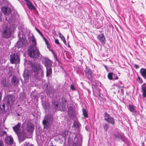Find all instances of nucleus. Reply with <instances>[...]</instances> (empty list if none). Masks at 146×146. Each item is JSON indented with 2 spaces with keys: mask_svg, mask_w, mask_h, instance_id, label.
I'll return each instance as SVG.
<instances>
[{
  "mask_svg": "<svg viewBox=\"0 0 146 146\" xmlns=\"http://www.w3.org/2000/svg\"><path fill=\"white\" fill-rule=\"evenodd\" d=\"M1 84L3 86L6 87L8 85L9 82L3 78L1 81Z\"/></svg>",
  "mask_w": 146,
  "mask_h": 146,
  "instance_id": "obj_25",
  "label": "nucleus"
},
{
  "mask_svg": "<svg viewBox=\"0 0 146 146\" xmlns=\"http://www.w3.org/2000/svg\"><path fill=\"white\" fill-rule=\"evenodd\" d=\"M128 108L129 111L131 112L136 113L137 112L135 107L131 104H129Z\"/></svg>",
  "mask_w": 146,
  "mask_h": 146,
  "instance_id": "obj_21",
  "label": "nucleus"
},
{
  "mask_svg": "<svg viewBox=\"0 0 146 146\" xmlns=\"http://www.w3.org/2000/svg\"><path fill=\"white\" fill-rule=\"evenodd\" d=\"M11 82L13 85H17L19 82V79L17 77L14 76L11 78Z\"/></svg>",
  "mask_w": 146,
  "mask_h": 146,
  "instance_id": "obj_13",
  "label": "nucleus"
},
{
  "mask_svg": "<svg viewBox=\"0 0 146 146\" xmlns=\"http://www.w3.org/2000/svg\"><path fill=\"white\" fill-rule=\"evenodd\" d=\"M31 44L29 46H36V42L34 36L32 35L30 37Z\"/></svg>",
  "mask_w": 146,
  "mask_h": 146,
  "instance_id": "obj_15",
  "label": "nucleus"
},
{
  "mask_svg": "<svg viewBox=\"0 0 146 146\" xmlns=\"http://www.w3.org/2000/svg\"><path fill=\"white\" fill-rule=\"evenodd\" d=\"M2 107H3V108H5V104H3V105H2Z\"/></svg>",
  "mask_w": 146,
  "mask_h": 146,
  "instance_id": "obj_48",
  "label": "nucleus"
},
{
  "mask_svg": "<svg viewBox=\"0 0 146 146\" xmlns=\"http://www.w3.org/2000/svg\"><path fill=\"white\" fill-rule=\"evenodd\" d=\"M4 144L3 143V141L0 140V146H4Z\"/></svg>",
  "mask_w": 146,
  "mask_h": 146,
  "instance_id": "obj_44",
  "label": "nucleus"
},
{
  "mask_svg": "<svg viewBox=\"0 0 146 146\" xmlns=\"http://www.w3.org/2000/svg\"><path fill=\"white\" fill-rule=\"evenodd\" d=\"M70 134V132H69L68 130H64L62 133V135L65 138L67 136H68Z\"/></svg>",
  "mask_w": 146,
  "mask_h": 146,
  "instance_id": "obj_23",
  "label": "nucleus"
},
{
  "mask_svg": "<svg viewBox=\"0 0 146 146\" xmlns=\"http://www.w3.org/2000/svg\"><path fill=\"white\" fill-rule=\"evenodd\" d=\"M5 100L7 104L10 106L15 101V97L13 95H8L5 98Z\"/></svg>",
  "mask_w": 146,
  "mask_h": 146,
  "instance_id": "obj_7",
  "label": "nucleus"
},
{
  "mask_svg": "<svg viewBox=\"0 0 146 146\" xmlns=\"http://www.w3.org/2000/svg\"><path fill=\"white\" fill-rule=\"evenodd\" d=\"M5 141L7 143L11 145L13 142V139L11 136L7 137H6Z\"/></svg>",
  "mask_w": 146,
  "mask_h": 146,
  "instance_id": "obj_18",
  "label": "nucleus"
},
{
  "mask_svg": "<svg viewBox=\"0 0 146 146\" xmlns=\"http://www.w3.org/2000/svg\"><path fill=\"white\" fill-rule=\"evenodd\" d=\"M49 146H56V145H50Z\"/></svg>",
  "mask_w": 146,
  "mask_h": 146,
  "instance_id": "obj_50",
  "label": "nucleus"
},
{
  "mask_svg": "<svg viewBox=\"0 0 146 146\" xmlns=\"http://www.w3.org/2000/svg\"><path fill=\"white\" fill-rule=\"evenodd\" d=\"M113 137L114 139L117 141H119L120 139L122 141H124L125 140V137L122 136L119 133H118L117 134H113Z\"/></svg>",
  "mask_w": 146,
  "mask_h": 146,
  "instance_id": "obj_11",
  "label": "nucleus"
},
{
  "mask_svg": "<svg viewBox=\"0 0 146 146\" xmlns=\"http://www.w3.org/2000/svg\"><path fill=\"white\" fill-rule=\"evenodd\" d=\"M19 38V40L17 43V46L18 48L22 47L23 46H25V43L26 42V40L24 38H21L20 37L19 35H18Z\"/></svg>",
  "mask_w": 146,
  "mask_h": 146,
  "instance_id": "obj_8",
  "label": "nucleus"
},
{
  "mask_svg": "<svg viewBox=\"0 0 146 146\" xmlns=\"http://www.w3.org/2000/svg\"><path fill=\"white\" fill-rule=\"evenodd\" d=\"M34 126L31 123H29L27 125V131L29 132H32L34 130Z\"/></svg>",
  "mask_w": 146,
  "mask_h": 146,
  "instance_id": "obj_16",
  "label": "nucleus"
},
{
  "mask_svg": "<svg viewBox=\"0 0 146 146\" xmlns=\"http://www.w3.org/2000/svg\"><path fill=\"white\" fill-rule=\"evenodd\" d=\"M84 71L86 76L88 79H90L92 78V70L90 68L86 67Z\"/></svg>",
  "mask_w": 146,
  "mask_h": 146,
  "instance_id": "obj_10",
  "label": "nucleus"
},
{
  "mask_svg": "<svg viewBox=\"0 0 146 146\" xmlns=\"http://www.w3.org/2000/svg\"><path fill=\"white\" fill-rule=\"evenodd\" d=\"M104 120L112 125L115 124V120L113 117H111L110 115L107 112H105L104 115Z\"/></svg>",
  "mask_w": 146,
  "mask_h": 146,
  "instance_id": "obj_6",
  "label": "nucleus"
},
{
  "mask_svg": "<svg viewBox=\"0 0 146 146\" xmlns=\"http://www.w3.org/2000/svg\"><path fill=\"white\" fill-rule=\"evenodd\" d=\"M35 29L37 31L41 36H43V34H42L41 32L37 28H35Z\"/></svg>",
  "mask_w": 146,
  "mask_h": 146,
  "instance_id": "obj_39",
  "label": "nucleus"
},
{
  "mask_svg": "<svg viewBox=\"0 0 146 146\" xmlns=\"http://www.w3.org/2000/svg\"><path fill=\"white\" fill-rule=\"evenodd\" d=\"M52 62L49 59H46L44 61V65L46 67V68L48 67H51L52 64Z\"/></svg>",
  "mask_w": 146,
  "mask_h": 146,
  "instance_id": "obj_19",
  "label": "nucleus"
},
{
  "mask_svg": "<svg viewBox=\"0 0 146 146\" xmlns=\"http://www.w3.org/2000/svg\"><path fill=\"white\" fill-rule=\"evenodd\" d=\"M123 90V89H121V92H122Z\"/></svg>",
  "mask_w": 146,
  "mask_h": 146,
  "instance_id": "obj_55",
  "label": "nucleus"
},
{
  "mask_svg": "<svg viewBox=\"0 0 146 146\" xmlns=\"http://www.w3.org/2000/svg\"><path fill=\"white\" fill-rule=\"evenodd\" d=\"M42 123L44 125V127L45 128H48V126L49 124L48 123V120L46 119L42 121Z\"/></svg>",
  "mask_w": 146,
  "mask_h": 146,
  "instance_id": "obj_28",
  "label": "nucleus"
},
{
  "mask_svg": "<svg viewBox=\"0 0 146 146\" xmlns=\"http://www.w3.org/2000/svg\"><path fill=\"white\" fill-rule=\"evenodd\" d=\"M1 10L2 12L6 15H8L11 12V9L7 7L3 6L1 8Z\"/></svg>",
  "mask_w": 146,
  "mask_h": 146,
  "instance_id": "obj_9",
  "label": "nucleus"
},
{
  "mask_svg": "<svg viewBox=\"0 0 146 146\" xmlns=\"http://www.w3.org/2000/svg\"><path fill=\"white\" fill-rule=\"evenodd\" d=\"M3 16H2V14L1 12L0 11V21H1L2 18Z\"/></svg>",
  "mask_w": 146,
  "mask_h": 146,
  "instance_id": "obj_43",
  "label": "nucleus"
},
{
  "mask_svg": "<svg viewBox=\"0 0 146 146\" xmlns=\"http://www.w3.org/2000/svg\"><path fill=\"white\" fill-rule=\"evenodd\" d=\"M21 146H34L33 145L30 144L29 142H25Z\"/></svg>",
  "mask_w": 146,
  "mask_h": 146,
  "instance_id": "obj_34",
  "label": "nucleus"
},
{
  "mask_svg": "<svg viewBox=\"0 0 146 146\" xmlns=\"http://www.w3.org/2000/svg\"><path fill=\"white\" fill-rule=\"evenodd\" d=\"M46 76H47L51 75L52 74V68L51 67L46 68Z\"/></svg>",
  "mask_w": 146,
  "mask_h": 146,
  "instance_id": "obj_26",
  "label": "nucleus"
},
{
  "mask_svg": "<svg viewBox=\"0 0 146 146\" xmlns=\"http://www.w3.org/2000/svg\"><path fill=\"white\" fill-rule=\"evenodd\" d=\"M68 47H70V45L69 44H68Z\"/></svg>",
  "mask_w": 146,
  "mask_h": 146,
  "instance_id": "obj_51",
  "label": "nucleus"
},
{
  "mask_svg": "<svg viewBox=\"0 0 146 146\" xmlns=\"http://www.w3.org/2000/svg\"><path fill=\"white\" fill-rule=\"evenodd\" d=\"M6 133V132L5 131H3V129L0 128V136H3Z\"/></svg>",
  "mask_w": 146,
  "mask_h": 146,
  "instance_id": "obj_32",
  "label": "nucleus"
},
{
  "mask_svg": "<svg viewBox=\"0 0 146 146\" xmlns=\"http://www.w3.org/2000/svg\"><path fill=\"white\" fill-rule=\"evenodd\" d=\"M44 40H45V42H46V44H47V41H46V40L45 39V38H44Z\"/></svg>",
  "mask_w": 146,
  "mask_h": 146,
  "instance_id": "obj_49",
  "label": "nucleus"
},
{
  "mask_svg": "<svg viewBox=\"0 0 146 146\" xmlns=\"http://www.w3.org/2000/svg\"><path fill=\"white\" fill-rule=\"evenodd\" d=\"M74 112L73 108L71 107H69L68 109V113L70 116H72Z\"/></svg>",
  "mask_w": 146,
  "mask_h": 146,
  "instance_id": "obj_20",
  "label": "nucleus"
},
{
  "mask_svg": "<svg viewBox=\"0 0 146 146\" xmlns=\"http://www.w3.org/2000/svg\"><path fill=\"white\" fill-rule=\"evenodd\" d=\"M10 62L13 64H17L20 62L19 57L16 54H13L10 56Z\"/></svg>",
  "mask_w": 146,
  "mask_h": 146,
  "instance_id": "obj_5",
  "label": "nucleus"
},
{
  "mask_svg": "<svg viewBox=\"0 0 146 146\" xmlns=\"http://www.w3.org/2000/svg\"><path fill=\"white\" fill-rule=\"evenodd\" d=\"M54 105V106L55 108V109H57L58 108V104H55V103H53V104Z\"/></svg>",
  "mask_w": 146,
  "mask_h": 146,
  "instance_id": "obj_40",
  "label": "nucleus"
},
{
  "mask_svg": "<svg viewBox=\"0 0 146 146\" xmlns=\"http://www.w3.org/2000/svg\"><path fill=\"white\" fill-rule=\"evenodd\" d=\"M31 70L33 72V74L36 78L40 79L44 76V71L42 67L40 64L36 62L32 64Z\"/></svg>",
  "mask_w": 146,
  "mask_h": 146,
  "instance_id": "obj_1",
  "label": "nucleus"
},
{
  "mask_svg": "<svg viewBox=\"0 0 146 146\" xmlns=\"http://www.w3.org/2000/svg\"><path fill=\"white\" fill-rule=\"evenodd\" d=\"M82 137L80 134L76 135L75 138V142L73 143L72 146H81L82 142Z\"/></svg>",
  "mask_w": 146,
  "mask_h": 146,
  "instance_id": "obj_4",
  "label": "nucleus"
},
{
  "mask_svg": "<svg viewBox=\"0 0 146 146\" xmlns=\"http://www.w3.org/2000/svg\"><path fill=\"white\" fill-rule=\"evenodd\" d=\"M28 54L30 57L38 58L42 56L36 46H29L28 49Z\"/></svg>",
  "mask_w": 146,
  "mask_h": 146,
  "instance_id": "obj_2",
  "label": "nucleus"
},
{
  "mask_svg": "<svg viewBox=\"0 0 146 146\" xmlns=\"http://www.w3.org/2000/svg\"><path fill=\"white\" fill-rule=\"evenodd\" d=\"M20 106L19 105H18V106Z\"/></svg>",
  "mask_w": 146,
  "mask_h": 146,
  "instance_id": "obj_56",
  "label": "nucleus"
},
{
  "mask_svg": "<svg viewBox=\"0 0 146 146\" xmlns=\"http://www.w3.org/2000/svg\"><path fill=\"white\" fill-rule=\"evenodd\" d=\"M17 135L18 137L19 140L20 142H22L25 139V137L26 136V135L25 134H24L23 136L21 135L19 136V134Z\"/></svg>",
  "mask_w": 146,
  "mask_h": 146,
  "instance_id": "obj_27",
  "label": "nucleus"
},
{
  "mask_svg": "<svg viewBox=\"0 0 146 146\" xmlns=\"http://www.w3.org/2000/svg\"><path fill=\"white\" fill-rule=\"evenodd\" d=\"M17 115H18V116H19V115H20V114H17Z\"/></svg>",
  "mask_w": 146,
  "mask_h": 146,
  "instance_id": "obj_53",
  "label": "nucleus"
},
{
  "mask_svg": "<svg viewBox=\"0 0 146 146\" xmlns=\"http://www.w3.org/2000/svg\"><path fill=\"white\" fill-rule=\"evenodd\" d=\"M11 32L10 28L6 26L4 28L2 32V35L3 38H8L10 37Z\"/></svg>",
  "mask_w": 146,
  "mask_h": 146,
  "instance_id": "obj_3",
  "label": "nucleus"
},
{
  "mask_svg": "<svg viewBox=\"0 0 146 146\" xmlns=\"http://www.w3.org/2000/svg\"><path fill=\"white\" fill-rule=\"evenodd\" d=\"M134 66H135V68L136 69L138 68L139 67V66L138 65H137V64H135Z\"/></svg>",
  "mask_w": 146,
  "mask_h": 146,
  "instance_id": "obj_46",
  "label": "nucleus"
},
{
  "mask_svg": "<svg viewBox=\"0 0 146 146\" xmlns=\"http://www.w3.org/2000/svg\"><path fill=\"white\" fill-rule=\"evenodd\" d=\"M65 102H67L66 100H65Z\"/></svg>",
  "mask_w": 146,
  "mask_h": 146,
  "instance_id": "obj_54",
  "label": "nucleus"
},
{
  "mask_svg": "<svg viewBox=\"0 0 146 146\" xmlns=\"http://www.w3.org/2000/svg\"><path fill=\"white\" fill-rule=\"evenodd\" d=\"M113 80H117L118 79V77L116 74H114L113 75Z\"/></svg>",
  "mask_w": 146,
  "mask_h": 146,
  "instance_id": "obj_38",
  "label": "nucleus"
},
{
  "mask_svg": "<svg viewBox=\"0 0 146 146\" xmlns=\"http://www.w3.org/2000/svg\"><path fill=\"white\" fill-rule=\"evenodd\" d=\"M82 112L83 115L85 118L88 117V113L85 109L83 108L82 109Z\"/></svg>",
  "mask_w": 146,
  "mask_h": 146,
  "instance_id": "obj_30",
  "label": "nucleus"
},
{
  "mask_svg": "<svg viewBox=\"0 0 146 146\" xmlns=\"http://www.w3.org/2000/svg\"><path fill=\"white\" fill-rule=\"evenodd\" d=\"M79 125V123L78 121H75L73 124V126L75 127H78Z\"/></svg>",
  "mask_w": 146,
  "mask_h": 146,
  "instance_id": "obj_35",
  "label": "nucleus"
},
{
  "mask_svg": "<svg viewBox=\"0 0 146 146\" xmlns=\"http://www.w3.org/2000/svg\"><path fill=\"white\" fill-rule=\"evenodd\" d=\"M70 88L73 90H75L74 86L73 84H71V85Z\"/></svg>",
  "mask_w": 146,
  "mask_h": 146,
  "instance_id": "obj_41",
  "label": "nucleus"
},
{
  "mask_svg": "<svg viewBox=\"0 0 146 146\" xmlns=\"http://www.w3.org/2000/svg\"><path fill=\"white\" fill-rule=\"evenodd\" d=\"M113 73L112 72L109 73L108 75V78L110 80H113Z\"/></svg>",
  "mask_w": 146,
  "mask_h": 146,
  "instance_id": "obj_31",
  "label": "nucleus"
},
{
  "mask_svg": "<svg viewBox=\"0 0 146 146\" xmlns=\"http://www.w3.org/2000/svg\"><path fill=\"white\" fill-rule=\"evenodd\" d=\"M98 39L101 42L102 44H104L106 43L105 38L103 34H99L97 37Z\"/></svg>",
  "mask_w": 146,
  "mask_h": 146,
  "instance_id": "obj_14",
  "label": "nucleus"
},
{
  "mask_svg": "<svg viewBox=\"0 0 146 146\" xmlns=\"http://www.w3.org/2000/svg\"><path fill=\"white\" fill-rule=\"evenodd\" d=\"M27 7L29 8L31 10H35V7L33 5L32 3L30 1L28 2V3L27 4Z\"/></svg>",
  "mask_w": 146,
  "mask_h": 146,
  "instance_id": "obj_24",
  "label": "nucleus"
},
{
  "mask_svg": "<svg viewBox=\"0 0 146 146\" xmlns=\"http://www.w3.org/2000/svg\"><path fill=\"white\" fill-rule=\"evenodd\" d=\"M54 91L53 89L52 88H50V89H49L48 90V93L49 94H53Z\"/></svg>",
  "mask_w": 146,
  "mask_h": 146,
  "instance_id": "obj_36",
  "label": "nucleus"
},
{
  "mask_svg": "<svg viewBox=\"0 0 146 146\" xmlns=\"http://www.w3.org/2000/svg\"><path fill=\"white\" fill-rule=\"evenodd\" d=\"M140 73L143 78L146 79V69L141 68L140 70Z\"/></svg>",
  "mask_w": 146,
  "mask_h": 146,
  "instance_id": "obj_22",
  "label": "nucleus"
},
{
  "mask_svg": "<svg viewBox=\"0 0 146 146\" xmlns=\"http://www.w3.org/2000/svg\"><path fill=\"white\" fill-rule=\"evenodd\" d=\"M142 96L144 98L146 97V84L144 83L141 86Z\"/></svg>",
  "mask_w": 146,
  "mask_h": 146,
  "instance_id": "obj_17",
  "label": "nucleus"
},
{
  "mask_svg": "<svg viewBox=\"0 0 146 146\" xmlns=\"http://www.w3.org/2000/svg\"><path fill=\"white\" fill-rule=\"evenodd\" d=\"M42 105L44 109H46L47 108V106L45 104H43Z\"/></svg>",
  "mask_w": 146,
  "mask_h": 146,
  "instance_id": "obj_45",
  "label": "nucleus"
},
{
  "mask_svg": "<svg viewBox=\"0 0 146 146\" xmlns=\"http://www.w3.org/2000/svg\"><path fill=\"white\" fill-rule=\"evenodd\" d=\"M21 126V124L18 123L17 124L13 126V127L14 131L16 133L17 135L19 134V131L21 129L20 127Z\"/></svg>",
  "mask_w": 146,
  "mask_h": 146,
  "instance_id": "obj_12",
  "label": "nucleus"
},
{
  "mask_svg": "<svg viewBox=\"0 0 146 146\" xmlns=\"http://www.w3.org/2000/svg\"><path fill=\"white\" fill-rule=\"evenodd\" d=\"M55 43L56 44H58L59 45H60V43L59 42V40L57 39H55Z\"/></svg>",
  "mask_w": 146,
  "mask_h": 146,
  "instance_id": "obj_42",
  "label": "nucleus"
},
{
  "mask_svg": "<svg viewBox=\"0 0 146 146\" xmlns=\"http://www.w3.org/2000/svg\"><path fill=\"white\" fill-rule=\"evenodd\" d=\"M58 34L59 35V37L61 38V40L63 41L64 43L65 44H66V42L64 36L62 35L60 32Z\"/></svg>",
  "mask_w": 146,
  "mask_h": 146,
  "instance_id": "obj_29",
  "label": "nucleus"
},
{
  "mask_svg": "<svg viewBox=\"0 0 146 146\" xmlns=\"http://www.w3.org/2000/svg\"><path fill=\"white\" fill-rule=\"evenodd\" d=\"M2 96V93L1 92H0V100H1V98Z\"/></svg>",
  "mask_w": 146,
  "mask_h": 146,
  "instance_id": "obj_47",
  "label": "nucleus"
},
{
  "mask_svg": "<svg viewBox=\"0 0 146 146\" xmlns=\"http://www.w3.org/2000/svg\"><path fill=\"white\" fill-rule=\"evenodd\" d=\"M137 80L138 81V82L140 84H141L143 82L142 79L139 76L137 78Z\"/></svg>",
  "mask_w": 146,
  "mask_h": 146,
  "instance_id": "obj_37",
  "label": "nucleus"
},
{
  "mask_svg": "<svg viewBox=\"0 0 146 146\" xmlns=\"http://www.w3.org/2000/svg\"><path fill=\"white\" fill-rule=\"evenodd\" d=\"M122 87V88H124V86H123L122 87Z\"/></svg>",
  "mask_w": 146,
  "mask_h": 146,
  "instance_id": "obj_52",
  "label": "nucleus"
},
{
  "mask_svg": "<svg viewBox=\"0 0 146 146\" xmlns=\"http://www.w3.org/2000/svg\"><path fill=\"white\" fill-rule=\"evenodd\" d=\"M109 125L107 123H106L104 125V128L106 131H107L108 128L109 127Z\"/></svg>",
  "mask_w": 146,
  "mask_h": 146,
  "instance_id": "obj_33",
  "label": "nucleus"
}]
</instances>
